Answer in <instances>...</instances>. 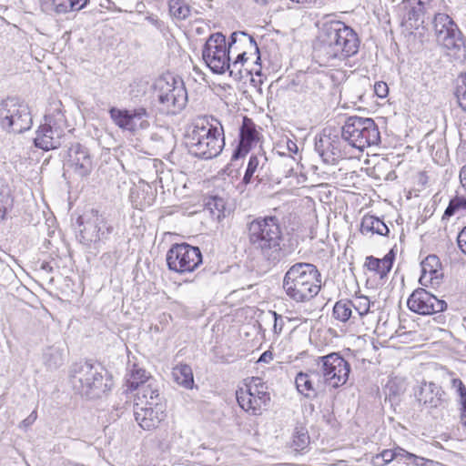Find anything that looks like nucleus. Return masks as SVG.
Wrapping results in <instances>:
<instances>
[{
  "instance_id": "f257e3e1",
  "label": "nucleus",
  "mask_w": 466,
  "mask_h": 466,
  "mask_svg": "<svg viewBox=\"0 0 466 466\" xmlns=\"http://www.w3.org/2000/svg\"><path fill=\"white\" fill-rule=\"evenodd\" d=\"M360 41L352 28L340 21L322 25L314 46V56L320 66H336L357 54Z\"/></svg>"
},
{
  "instance_id": "f03ea898",
  "label": "nucleus",
  "mask_w": 466,
  "mask_h": 466,
  "mask_svg": "<svg viewBox=\"0 0 466 466\" xmlns=\"http://www.w3.org/2000/svg\"><path fill=\"white\" fill-rule=\"evenodd\" d=\"M250 248L270 265L279 263L283 256L282 230L278 218L259 217L247 224Z\"/></svg>"
},
{
  "instance_id": "7ed1b4c3",
  "label": "nucleus",
  "mask_w": 466,
  "mask_h": 466,
  "mask_svg": "<svg viewBox=\"0 0 466 466\" xmlns=\"http://www.w3.org/2000/svg\"><path fill=\"white\" fill-rule=\"evenodd\" d=\"M185 143L188 152L197 157H216L225 146L223 127L217 119L198 118L188 127Z\"/></svg>"
},
{
  "instance_id": "20e7f679",
  "label": "nucleus",
  "mask_w": 466,
  "mask_h": 466,
  "mask_svg": "<svg viewBox=\"0 0 466 466\" xmlns=\"http://www.w3.org/2000/svg\"><path fill=\"white\" fill-rule=\"evenodd\" d=\"M282 287L290 299L299 303L308 302L320 291V272L311 263H295L285 273Z\"/></svg>"
},
{
  "instance_id": "39448f33",
  "label": "nucleus",
  "mask_w": 466,
  "mask_h": 466,
  "mask_svg": "<svg viewBox=\"0 0 466 466\" xmlns=\"http://www.w3.org/2000/svg\"><path fill=\"white\" fill-rule=\"evenodd\" d=\"M238 42L243 45H249L256 52L258 48L252 36L244 32H234L230 35V41L227 46L226 37L221 33L212 34L207 40L202 50V57L207 66L216 74H223L228 67V61L231 60L230 53L238 50Z\"/></svg>"
},
{
  "instance_id": "423d86ee",
  "label": "nucleus",
  "mask_w": 466,
  "mask_h": 466,
  "mask_svg": "<svg viewBox=\"0 0 466 466\" xmlns=\"http://www.w3.org/2000/svg\"><path fill=\"white\" fill-rule=\"evenodd\" d=\"M70 382L76 392L88 399L101 398L112 387L107 372L101 366L86 361L73 365Z\"/></svg>"
},
{
  "instance_id": "0eeeda50",
  "label": "nucleus",
  "mask_w": 466,
  "mask_h": 466,
  "mask_svg": "<svg viewBox=\"0 0 466 466\" xmlns=\"http://www.w3.org/2000/svg\"><path fill=\"white\" fill-rule=\"evenodd\" d=\"M341 138L352 147L363 151L368 147L378 145L380 134L372 118L353 116L343 125Z\"/></svg>"
},
{
  "instance_id": "6e6552de",
  "label": "nucleus",
  "mask_w": 466,
  "mask_h": 466,
  "mask_svg": "<svg viewBox=\"0 0 466 466\" xmlns=\"http://www.w3.org/2000/svg\"><path fill=\"white\" fill-rule=\"evenodd\" d=\"M61 103H55L45 116V123L36 130L34 144L48 151L59 147L65 136L66 119L61 111Z\"/></svg>"
},
{
  "instance_id": "1a4fd4ad",
  "label": "nucleus",
  "mask_w": 466,
  "mask_h": 466,
  "mask_svg": "<svg viewBox=\"0 0 466 466\" xmlns=\"http://www.w3.org/2000/svg\"><path fill=\"white\" fill-rule=\"evenodd\" d=\"M155 90L161 111L174 115L186 106L187 95L180 78L171 75L161 76L155 83Z\"/></svg>"
},
{
  "instance_id": "9d476101",
  "label": "nucleus",
  "mask_w": 466,
  "mask_h": 466,
  "mask_svg": "<svg viewBox=\"0 0 466 466\" xmlns=\"http://www.w3.org/2000/svg\"><path fill=\"white\" fill-rule=\"evenodd\" d=\"M236 398L239 407L253 416L261 415L270 402L268 387L257 377H252L239 387Z\"/></svg>"
},
{
  "instance_id": "9b49d317",
  "label": "nucleus",
  "mask_w": 466,
  "mask_h": 466,
  "mask_svg": "<svg viewBox=\"0 0 466 466\" xmlns=\"http://www.w3.org/2000/svg\"><path fill=\"white\" fill-rule=\"evenodd\" d=\"M32 116L27 105L15 97L0 103V126L7 132L23 133L31 128Z\"/></svg>"
},
{
  "instance_id": "f8f14e48",
  "label": "nucleus",
  "mask_w": 466,
  "mask_h": 466,
  "mask_svg": "<svg viewBox=\"0 0 466 466\" xmlns=\"http://www.w3.org/2000/svg\"><path fill=\"white\" fill-rule=\"evenodd\" d=\"M76 223L79 240L85 245L105 241L114 231L113 225L94 209L80 216Z\"/></svg>"
},
{
  "instance_id": "ddd939ff",
  "label": "nucleus",
  "mask_w": 466,
  "mask_h": 466,
  "mask_svg": "<svg viewBox=\"0 0 466 466\" xmlns=\"http://www.w3.org/2000/svg\"><path fill=\"white\" fill-rule=\"evenodd\" d=\"M433 27L437 43L448 51V55L460 56L465 51L461 33L448 15L436 14Z\"/></svg>"
},
{
  "instance_id": "4468645a",
  "label": "nucleus",
  "mask_w": 466,
  "mask_h": 466,
  "mask_svg": "<svg viewBox=\"0 0 466 466\" xmlns=\"http://www.w3.org/2000/svg\"><path fill=\"white\" fill-rule=\"evenodd\" d=\"M166 259L172 271L192 272L202 263V254L198 247L187 243L175 244L167 251Z\"/></svg>"
},
{
  "instance_id": "2eb2a0df",
  "label": "nucleus",
  "mask_w": 466,
  "mask_h": 466,
  "mask_svg": "<svg viewBox=\"0 0 466 466\" xmlns=\"http://www.w3.org/2000/svg\"><path fill=\"white\" fill-rule=\"evenodd\" d=\"M324 383L332 388L344 385L350 375V366L339 353L333 352L318 359Z\"/></svg>"
},
{
  "instance_id": "dca6fc26",
  "label": "nucleus",
  "mask_w": 466,
  "mask_h": 466,
  "mask_svg": "<svg viewBox=\"0 0 466 466\" xmlns=\"http://www.w3.org/2000/svg\"><path fill=\"white\" fill-rule=\"evenodd\" d=\"M408 308L420 315H430L443 311L447 304L439 299L424 289H418L412 292L407 301Z\"/></svg>"
},
{
  "instance_id": "f3484780",
  "label": "nucleus",
  "mask_w": 466,
  "mask_h": 466,
  "mask_svg": "<svg viewBox=\"0 0 466 466\" xmlns=\"http://www.w3.org/2000/svg\"><path fill=\"white\" fill-rule=\"evenodd\" d=\"M164 402L134 405V416L141 428L150 431L158 427L166 417Z\"/></svg>"
},
{
  "instance_id": "a211bd4d",
  "label": "nucleus",
  "mask_w": 466,
  "mask_h": 466,
  "mask_svg": "<svg viewBox=\"0 0 466 466\" xmlns=\"http://www.w3.org/2000/svg\"><path fill=\"white\" fill-rule=\"evenodd\" d=\"M68 167L77 176L84 177L92 170V159L86 147L79 143L73 144L68 149Z\"/></svg>"
},
{
  "instance_id": "6ab92c4d",
  "label": "nucleus",
  "mask_w": 466,
  "mask_h": 466,
  "mask_svg": "<svg viewBox=\"0 0 466 466\" xmlns=\"http://www.w3.org/2000/svg\"><path fill=\"white\" fill-rule=\"evenodd\" d=\"M418 401L427 409L441 407L445 403V392L433 382H422L415 391Z\"/></svg>"
},
{
  "instance_id": "aec40b11",
  "label": "nucleus",
  "mask_w": 466,
  "mask_h": 466,
  "mask_svg": "<svg viewBox=\"0 0 466 466\" xmlns=\"http://www.w3.org/2000/svg\"><path fill=\"white\" fill-rule=\"evenodd\" d=\"M258 135L255 124L251 119L245 116L240 127L239 142L233 152L232 159H238L245 156L249 151L252 144L258 140Z\"/></svg>"
},
{
  "instance_id": "412c9836",
  "label": "nucleus",
  "mask_w": 466,
  "mask_h": 466,
  "mask_svg": "<svg viewBox=\"0 0 466 466\" xmlns=\"http://www.w3.org/2000/svg\"><path fill=\"white\" fill-rule=\"evenodd\" d=\"M317 150L319 152L324 162L335 164L339 159L345 157L346 154L341 148V141L339 139H320L316 144Z\"/></svg>"
},
{
  "instance_id": "4be33fe9",
  "label": "nucleus",
  "mask_w": 466,
  "mask_h": 466,
  "mask_svg": "<svg viewBox=\"0 0 466 466\" xmlns=\"http://www.w3.org/2000/svg\"><path fill=\"white\" fill-rule=\"evenodd\" d=\"M431 0H404L402 5L406 10L404 17L410 22V27H417L418 23H423V16L430 5Z\"/></svg>"
},
{
  "instance_id": "5701e85b",
  "label": "nucleus",
  "mask_w": 466,
  "mask_h": 466,
  "mask_svg": "<svg viewBox=\"0 0 466 466\" xmlns=\"http://www.w3.org/2000/svg\"><path fill=\"white\" fill-rule=\"evenodd\" d=\"M319 374L317 371L299 372L295 379L297 390L307 398L315 396L319 388Z\"/></svg>"
},
{
  "instance_id": "b1692460",
  "label": "nucleus",
  "mask_w": 466,
  "mask_h": 466,
  "mask_svg": "<svg viewBox=\"0 0 466 466\" xmlns=\"http://www.w3.org/2000/svg\"><path fill=\"white\" fill-rule=\"evenodd\" d=\"M130 198L137 208L143 209L153 204L155 197L151 187L142 181L131 188Z\"/></svg>"
},
{
  "instance_id": "393cba45",
  "label": "nucleus",
  "mask_w": 466,
  "mask_h": 466,
  "mask_svg": "<svg viewBox=\"0 0 466 466\" xmlns=\"http://www.w3.org/2000/svg\"><path fill=\"white\" fill-rule=\"evenodd\" d=\"M421 266V276L420 282L422 285L427 283H433L434 279H439L442 273L441 271V262L437 256L429 255L420 263Z\"/></svg>"
},
{
  "instance_id": "a878e982",
  "label": "nucleus",
  "mask_w": 466,
  "mask_h": 466,
  "mask_svg": "<svg viewBox=\"0 0 466 466\" xmlns=\"http://www.w3.org/2000/svg\"><path fill=\"white\" fill-rule=\"evenodd\" d=\"M416 460V455L397 447L392 450H383L380 454L374 456L371 462L374 466H385L392 461H406L407 460Z\"/></svg>"
},
{
  "instance_id": "bb28decb",
  "label": "nucleus",
  "mask_w": 466,
  "mask_h": 466,
  "mask_svg": "<svg viewBox=\"0 0 466 466\" xmlns=\"http://www.w3.org/2000/svg\"><path fill=\"white\" fill-rule=\"evenodd\" d=\"M137 399L135 405L153 404L163 402L162 397L156 380H149L147 384H142V387L137 389Z\"/></svg>"
},
{
  "instance_id": "cd10ccee",
  "label": "nucleus",
  "mask_w": 466,
  "mask_h": 466,
  "mask_svg": "<svg viewBox=\"0 0 466 466\" xmlns=\"http://www.w3.org/2000/svg\"><path fill=\"white\" fill-rule=\"evenodd\" d=\"M393 264V255L390 251L383 258H377L373 256L366 258L364 266L370 270L383 279L390 271Z\"/></svg>"
},
{
  "instance_id": "c85d7f7f",
  "label": "nucleus",
  "mask_w": 466,
  "mask_h": 466,
  "mask_svg": "<svg viewBox=\"0 0 466 466\" xmlns=\"http://www.w3.org/2000/svg\"><path fill=\"white\" fill-rule=\"evenodd\" d=\"M154 379L137 364H133L127 375V386L129 390H137L142 387V384H147Z\"/></svg>"
},
{
  "instance_id": "c756f323",
  "label": "nucleus",
  "mask_w": 466,
  "mask_h": 466,
  "mask_svg": "<svg viewBox=\"0 0 466 466\" xmlns=\"http://www.w3.org/2000/svg\"><path fill=\"white\" fill-rule=\"evenodd\" d=\"M387 225L379 218L374 216H364L360 225V232L363 235L378 234L387 236L389 233Z\"/></svg>"
},
{
  "instance_id": "7c9ffc66",
  "label": "nucleus",
  "mask_w": 466,
  "mask_h": 466,
  "mask_svg": "<svg viewBox=\"0 0 466 466\" xmlns=\"http://www.w3.org/2000/svg\"><path fill=\"white\" fill-rule=\"evenodd\" d=\"M332 315L335 319L340 322L351 320L355 322L357 316L354 315L350 299H340L337 301L333 307Z\"/></svg>"
},
{
  "instance_id": "2f4dec72",
  "label": "nucleus",
  "mask_w": 466,
  "mask_h": 466,
  "mask_svg": "<svg viewBox=\"0 0 466 466\" xmlns=\"http://www.w3.org/2000/svg\"><path fill=\"white\" fill-rule=\"evenodd\" d=\"M172 377L178 385L186 389H191L194 384L193 372L189 365L179 364L174 367Z\"/></svg>"
},
{
  "instance_id": "473e14b6",
  "label": "nucleus",
  "mask_w": 466,
  "mask_h": 466,
  "mask_svg": "<svg viewBox=\"0 0 466 466\" xmlns=\"http://www.w3.org/2000/svg\"><path fill=\"white\" fill-rule=\"evenodd\" d=\"M204 213H207L214 220H220L225 217V201L219 197H209L205 202Z\"/></svg>"
},
{
  "instance_id": "72a5a7b5",
  "label": "nucleus",
  "mask_w": 466,
  "mask_h": 466,
  "mask_svg": "<svg viewBox=\"0 0 466 466\" xmlns=\"http://www.w3.org/2000/svg\"><path fill=\"white\" fill-rule=\"evenodd\" d=\"M86 3L87 0H51L52 8L56 14L79 11Z\"/></svg>"
},
{
  "instance_id": "f704fd0d",
  "label": "nucleus",
  "mask_w": 466,
  "mask_h": 466,
  "mask_svg": "<svg viewBox=\"0 0 466 466\" xmlns=\"http://www.w3.org/2000/svg\"><path fill=\"white\" fill-rule=\"evenodd\" d=\"M130 119L132 121L131 132L139 129H147L149 124V113L145 107H137L130 110Z\"/></svg>"
},
{
  "instance_id": "c9c22d12",
  "label": "nucleus",
  "mask_w": 466,
  "mask_h": 466,
  "mask_svg": "<svg viewBox=\"0 0 466 466\" xmlns=\"http://www.w3.org/2000/svg\"><path fill=\"white\" fill-rule=\"evenodd\" d=\"M109 115L113 122L121 129L131 132L132 121L130 119V110L118 109L112 107L109 110Z\"/></svg>"
},
{
  "instance_id": "e433bc0d",
  "label": "nucleus",
  "mask_w": 466,
  "mask_h": 466,
  "mask_svg": "<svg viewBox=\"0 0 466 466\" xmlns=\"http://www.w3.org/2000/svg\"><path fill=\"white\" fill-rule=\"evenodd\" d=\"M168 8L171 16L184 20L190 15V7L185 0H169Z\"/></svg>"
},
{
  "instance_id": "4c0bfd02",
  "label": "nucleus",
  "mask_w": 466,
  "mask_h": 466,
  "mask_svg": "<svg viewBox=\"0 0 466 466\" xmlns=\"http://www.w3.org/2000/svg\"><path fill=\"white\" fill-rule=\"evenodd\" d=\"M309 444V436L304 427H296L292 436V448L297 451H304Z\"/></svg>"
},
{
  "instance_id": "58836bf2",
  "label": "nucleus",
  "mask_w": 466,
  "mask_h": 466,
  "mask_svg": "<svg viewBox=\"0 0 466 466\" xmlns=\"http://www.w3.org/2000/svg\"><path fill=\"white\" fill-rule=\"evenodd\" d=\"M45 364L50 370H55L63 364V354L57 348H49L44 354Z\"/></svg>"
},
{
  "instance_id": "ea45409f",
  "label": "nucleus",
  "mask_w": 466,
  "mask_h": 466,
  "mask_svg": "<svg viewBox=\"0 0 466 466\" xmlns=\"http://www.w3.org/2000/svg\"><path fill=\"white\" fill-rule=\"evenodd\" d=\"M350 300L354 315L357 316V319H361L369 313L370 301L368 297L361 296Z\"/></svg>"
},
{
  "instance_id": "a19ab883",
  "label": "nucleus",
  "mask_w": 466,
  "mask_h": 466,
  "mask_svg": "<svg viewBox=\"0 0 466 466\" xmlns=\"http://www.w3.org/2000/svg\"><path fill=\"white\" fill-rule=\"evenodd\" d=\"M454 94L459 106L466 112V73L457 77Z\"/></svg>"
},
{
  "instance_id": "79ce46f5",
  "label": "nucleus",
  "mask_w": 466,
  "mask_h": 466,
  "mask_svg": "<svg viewBox=\"0 0 466 466\" xmlns=\"http://www.w3.org/2000/svg\"><path fill=\"white\" fill-rule=\"evenodd\" d=\"M242 62L234 60L228 61V67H227V71L229 72L230 76H232L236 80L242 79L245 76L251 74V70L245 67Z\"/></svg>"
},
{
  "instance_id": "37998d69",
  "label": "nucleus",
  "mask_w": 466,
  "mask_h": 466,
  "mask_svg": "<svg viewBox=\"0 0 466 466\" xmlns=\"http://www.w3.org/2000/svg\"><path fill=\"white\" fill-rule=\"evenodd\" d=\"M459 210L466 211V198L457 195L450 200V203L444 211L443 218H448L453 216Z\"/></svg>"
},
{
  "instance_id": "c03bdc74",
  "label": "nucleus",
  "mask_w": 466,
  "mask_h": 466,
  "mask_svg": "<svg viewBox=\"0 0 466 466\" xmlns=\"http://www.w3.org/2000/svg\"><path fill=\"white\" fill-rule=\"evenodd\" d=\"M267 161H268V159H267L266 156L263 154L252 155L249 157L247 170L256 174L257 172H259V170H261L265 167V165L267 164Z\"/></svg>"
},
{
  "instance_id": "a18cd8bd",
  "label": "nucleus",
  "mask_w": 466,
  "mask_h": 466,
  "mask_svg": "<svg viewBox=\"0 0 466 466\" xmlns=\"http://www.w3.org/2000/svg\"><path fill=\"white\" fill-rule=\"evenodd\" d=\"M0 221L4 219L5 216L6 207L5 204L8 203L10 195H9V189L7 187L2 189L0 191Z\"/></svg>"
},
{
  "instance_id": "49530a36",
  "label": "nucleus",
  "mask_w": 466,
  "mask_h": 466,
  "mask_svg": "<svg viewBox=\"0 0 466 466\" xmlns=\"http://www.w3.org/2000/svg\"><path fill=\"white\" fill-rule=\"evenodd\" d=\"M452 386L456 388L458 394L460 395V401L461 404H463L466 402V387L462 383V381L460 379H453L452 380Z\"/></svg>"
},
{
  "instance_id": "de8ad7c7",
  "label": "nucleus",
  "mask_w": 466,
  "mask_h": 466,
  "mask_svg": "<svg viewBox=\"0 0 466 466\" xmlns=\"http://www.w3.org/2000/svg\"><path fill=\"white\" fill-rule=\"evenodd\" d=\"M274 319L273 332L275 335H279L284 327V320L280 315H278L275 311L270 312Z\"/></svg>"
},
{
  "instance_id": "09e8293b",
  "label": "nucleus",
  "mask_w": 466,
  "mask_h": 466,
  "mask_svg": "<svg viewBox=\"0 0 466 466\" xmlns=\"http://www.w3.org/2000/svg\"><path fill=\"white\" fill-rule=\"evenodd\" d=\"M374 92L380 98L386 97L389 93L387 84L381 81L377 82L374 86Z\"/></svg>"
},
{
  "instance_id": "8fccbe9b",
  "label": "nucleus",
  "mask_w": 466,
  "mask_h": 466,
  "mask_svg": "<svg viewBox=\"0 0 466 466\" xmlns=\"http://www.w3.org/2000/svg\"><path fill=\"white\" fill-rule=\"evenodd\" d=\"M254 175V173L246 169L242 181L238 186V188L240 190L241 193L244 192L245 187L251 183Z\"/></svg>"
},
{
  "instance_id": "3c124183",
  "label": "nucleus",
  "mask_w": 466,
  "mask_h": 466,
  "mask_svg": "<svg viewBox=\"0 0 466 466\" xmlns=\"http://www.w3.org/2000/svg\"><path fill=\"white\" fill-rule=\"evenodd\" d=\"M457 242L461 250L466 255V226L459 233Z\"/></svg>"
},
{
  "instance_id": "603ef678",
  "label": "nucleus",
  "mask_w": 466,
  "mask_h": 466,
  "mask_svg": "<svg viewBox=\"0 0 466 466\" xmlns=\"http://www.w3.org/2000/svg\"><path fill=\"white\" fill-rule=\"evenodd\" d=\"M36 418H37V413L35 410H33L27 418H25V420H23L21 421L20 428H23V429L28 428L35 421Z\"/></svg>"
},
{
  "instance_id": "864d4df0",
  "label": "nucleus",
  "mask_w": 466,
  "mask_h": 466,
  "mask_svg": "<svg viewBox=\"0 0 466 466\" xmlns=\"http://www.w3.org/2000/svg\"><path fill=\"white\" fill-rule=\"evenodd\" d=\"M146 20L159 30H161L164 25V23L154 15L146 16Z\"/></svg>"
},
{
  "instance_id": "5fc2aeb1",
  "label": "nucleus",
  "mask_w": 466,
  "mask_h": 466,
  "mask_svg": "<svg viewBox=\"0 0 466 466\" xmlns=\"http://www.w3.org/2000/svg\"><path fill=\"white\" fill-rule=\"evenodd\" d=\"M273 359V355L270 351L267 350L261 354L258 359V362H269Z\"/></svg>"
},
{
  "instance_id": "6e6d98bb",
  "label": "nucleus",
  "mask_w": 466,
  "mask_h": 466,
  "mask_svg": "<svg viewBox=\"0 0 466 466\" xmlns=\"http://www.w3.org/2000/svg\"><path fill=\"white\" fill-rule=\"evenodd\" d=\"M460 182L461 186L466 188V164L461 167L460 171Z\"/></svg>"
},
{
  "instance_id": "4d7b16f0",
  "label": "nucleus",
  "mask_w": 466,
  "mask_h": 466,
  "mask_svg": "<svg viewBox=\"0 0 466 466\" xmlns=\"http://www.w3.org/2000/svg\"><path fill=\"white\" fill-rule=\"evenodd\" d=\"M461 405V422L466 428V402Z\"/></svg>"
},
{
  "instance_id": "13d9d810",
  "label": "nucleus",
  "mask_w": 466,
  "mask_h": 466,
  "mask_svg": "<svg viewBox=\"0 0 466 466\" xmlns=\"http://www.w3.org/2000/svg\"><path fill=\"white\" fill-rule=\"evenodd\" d=\"M237 61L242 62L244 65L248 62L247 53L245 51L238 54L236 59Z\"/></svg>"
},
{
  "instance_id": "bf43d9fd",
  "label": "nucleus",
  "mask_w": 466,
  "mask_h": 466,
  "mask_svg": "<svg viewBox=\"0 0 466 466\" xmlns=\"http://www.w3.org/2000/svg\"><path fill=\"white\" fill-rule=\"evenodd\" d=\"M287 147L290 152L296 153L298 151V147H297L296 143H294L291 140H288Z\"/></svg>"
},
{
  "instance_id": "052dcab7",
  "label": "nucleus",
  "mask_w": 466,
  "mask_h": 466,
  "mask_svg": "<svg viewBox=\"0 0 466 466\" xmlns=\"http://www.w3.org/2000/svg\"><path fill=\"white\" fill-rule=\"evenodd\" d=\"M287 160L290 163V166H291L293 163H295V159H294L293 157H287Z\"/></svg>"
},
{
  "instance_id": "680f3d73",
  "label": "nucleus",
  "mask_w": 466,
  "mask_h": 466,
  "mask_svg": "<svg viewBox=\"0 0 466 466\" xmlns=\"http://www.w3.org/2000/svg\"><path fill=\"white\" fill-rule=\"evenodd\" d=\"M257 3L264 5L267 4L268 0H255Z\"/></svg>"
},
{
  "instance_id": "e2e57ef3",
  "label": "nucleus",
  "mask_w": 466,
  "mask_h": 466,
  "mask_svg": "<svg viewBox=\"0 0 466 466\" xmlns=\"http://www.w3.org/2000/svg\"><path fill=\"white\" fill-rule=\"evenodd\" d=\"M416 457H417V459H416V460L411 459L410 461H413L416 464H418V463L416 462V461L419 459V457H418V456H416ZM409 461V460H407L406 461ZM420 461H422V458H420Z\"/></svg>"
}]
</instances>
